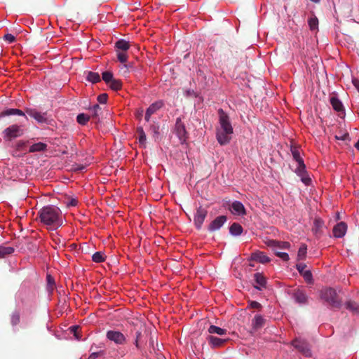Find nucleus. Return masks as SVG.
I'll use <instances>...</instances> for the list:
<instances>
[{"mask_svg": "<svg viewBox=\"0 0 359 359\" xmlns=\"http://www.w3.org/2000/svg\"><path fill=\"white\" fill-rule=\"evenodd\" d=\"M219 113V125L216 128V138L220 145H225L230 142L233 129L229 116L220 109Z\"/></svg>", "mask_w": 359, "mask_h": 359, "instance_id": "f257e3e1", "label": "nucleus"}, {"mask_svg": "<svg viewBox=\"0 0 359 359\" xmlns=\"http://www.w3.org/2000/svg\"><path fill=\"white\" fill-rule=\"evenodd\" d=\"M41 222L50 229H57L62 224L60 210L54 205H47L39 211Z\"/></svg>", "mask_w": 359, "mask_h": 359, "instance_id": "f03ea898", "label": "nucleus"}, {"mask_svg": "<svg viewBox=\"0 0 359 359\" xmlns=\"http://www.w3.org/2000/svg\"><path fill=\"white\" fill-rule=\"evenodd\" d=\"M291 152L293 158L297 163V167L295 169L296 174L301 177V180L304 184H305L306 185H309L311 183V180L307 175V172L306 170V165L304 163L302 158L300 156L299 150L295 147H292L291 149Z\"/></svg>", "mask_w": 359, "mask_h": 359, "instance_id": "7ed1b4c3", "label": "nucleus"}, {"mask_svg": "<svg viewBox=\"0 0 359 359\" xmlns=\"http://www.w3.org/2000/svg\"><path fill=\"white\" fill-rule=\"evenodd\" d=\"M3 133L6 140H11L22 135V130L18 125H12L6 128Z\"/></svg>", "mask_w": 359, "mask_h": 359, "instance_id": "20e7f679", "label": "nucleus"}, {"mask_svg": "<svg viewBox=\"0 0 359 359\" xmlns=\"http://www.w3.org/2000/svg\"><path fill=\"white\" fill-rule=\"evenodd\" d=\"M321 298L332 306H336L338 304L337 301V292L332 288H327L322 290Z\"/></svg>", "mask_w": 359, "mask_h": 359, "instance_id": "39448f33", "label": "nucleus"}, {"mask_svg": "<svg viewBox=\"0 0 359 359\" xmlns=\"http://www.w3.org/2000/svg\"><path fill=\"white\" fill-rule=\"evenodd\" d=\"M107 338L114 342L116 344L122 345L126 341V337L118 331L109 330L107 332Z\"/></svg>", "mask_w": 359, "mask_h": 359, "instance_id": "423d86ee", "label": "nucleus"}, {"mask_svg": "<svg viewBox=\"0 0 359 359\" xmlns=\"http://www.w3.org/2000/svg\"><path fill=\"white\" fill-rule=\"evenodd\" d=\"M208 212L206 210L202 208L201 207L198 208L196 210V212L194 217V222L196 227L198 229H201L202 225L205 221V219L207 216Z\"/></svg>", "mask_w": 359, "mask_h": 359, "instance_id": "0eeeda50", "label": "nucleus"}, {"mask_svg": "<svg viewBox=\"0 0 359 359\" xmlns=\"http://www.w3.org/2000/svg\"><path fill=\"white\" fill-rule=\"evenodd\" d=\"M175 133L181 142H184L187 139V130L184 124L178 118L175 124Z\"/></svg>", "mask_w": 359, "mask_h": 359, "instance_id": "6e6552de", "label": "nucleus"}, {"mask_svg": "<svg viewBox=\"0 0 359 359\" xmlns=\"http://www.w3.org/2000/svg\"><path fill=\"white\" fill-rule=\"evenodd\" d=\"M26 113L34 118L38 123H43L47 122L46 114L41 113L34 109H27Z\"/></svg>", "mask_w": 359, "mask_h": 359, "instance_id": "1a4fd4ad", "label": "nucleus"}, {"mask_svg": "<svg viewBox=\"0 0 359 359\" xmlns=\"http://www.w3.org/2000/svg\"><path fill=\"white\" fill-rule=\"evenodd\" d=\"M230 211L233 215L238 216H243L246 213L243 204L238 201L232 203L230 208Z\"/></svg>", "mask_w": 359, "mask_h": 359, "instance_id": "9d476101", "label": "nucleus"}, {"mask_svg": "<svg viewBox=\"0 0 359 359\" xmlns=\"http://www.w3.org/2000/svg\"><path fill=\"white\" fill-rule=\"evenodd\" d=\"M226 222V217L219 216L215 218L208 226V230L210 231H215L219 229Z\"/></svg>", "mask_w": 359, "mask_h": 359, "instance_id": "9b49d317", "label": "nucleus"}, {"mask_svg": "<svg viewBox=\"0 0 359 359\" xmlns=\"http://www.w3.org/2000/svg\"><path fill=\"white\" fill-rule=\"evenodd\" d=\"M347 231V225L346 223L341 222L335 225L333 228V235L336 238H342Z\"/></svg>", "mask_w": 359, "mask_h": 359, "instance_id": "f8f14e48", "label": "nucleus"}, {"mask_svg": "<svg viewBox=\"0 0 359 359\" xmlns=\"http://www.w3.org/2000/svg\"><path fill=\"white\" fill-rule=\"evenodd\" d=\"M163 105L162 101H157L153 104H151L149 108L147 109L145 114V120L146 121H149L151 116L154 114L157 110L161 109Z\"/></svg>", "mask_w": 359, "mask_h": 359, "instance_id": "ddd939ff", "label": "nucleus"}, {"mask_svg": "<svg viewBox=\"0 0 359 359\" xmlns=\"http://www.w3.org/2000/svg\"><path fill=\"white\" fill-rule=\"evenodd\" d=\"M292 344L306 357H310L311 355L309 348L304 341H302L299 339H295L293 341Z\"/></svg>", "mask_w": 359, "mask_h": 359, "instance_id": "4468645a", "label": "nucleus"}, {"mask_svg": "<svg viewBox=\"0 0 359 359\" xmlns=\"http://www.w3.org/2000/svg\"><path fill=\"white\" fill-rule=\"evenodd\" d=\"M130 45L129 41L124 39H119L115 43L116 51H125L130 48Z\"/></svg>", "mask_w": 359, "mask_h": 359, "instance_id": "2eb2a0df", "label": "nucleus"}, {"mask_svg": "<svg viewBox=\"0 0 359 359\" xmlns=\"http://www.w3.org/2000/svg\"><path fill=\"white\" fill-rule=\"evenodd\" d=\"M255 280L256 281L257 285L255 286V288L258 290H262V287H264L266 283V278L264 276L260 273H256L254 275Z\"/></svg>", "mask_w": 359, "mask_h": 359, "instance_id": "dca6fc26", "label": "nucleus"}, {"mask_svg": "<svg viewBox=\"0 0 359 359\" xmlns=\"http://www.w3.org/2000/svg\"><path fill=\"white\" fill-rule=\"evenodd\" d=\"M252 258L262 264L267 263L270 261V259L262 252H257L252 254Z\"/></svg>", "mask_w": 359, "mask_h": 359, "instance_id": "f3484780", "label": "nucleus"}, {"mask_svg": "<svg viewBox=\"0 0 359 359\" xmlns=\"http://www.w3.org/2000/svg\"><path fill=\"white\" fill-rule=\"evenodd\" d=\"M208 340L212 347H219L222 346L224 343L226 341L225 339H222L213 336H208Z\"/></svg>", "mask_w": 359, "mask_h": 359, "instance_id": "a211bd4d", "label": "nucleus"}, {"mask_svg": "<svg viewBox=\"0 0 359 359\" xmlns=\"http://www.w3.org/2000/svg\"><path fill=\"white\" fill-rule=\"evenodd\" d=\"M14 252V248L10 246L0 245V259L11 255Z\"/></svg>", "mask_w": 359, "mask_h": 359, "instance_id": "6ab92c4d", "label": "nucleus"}, {"mask_svg": "<svg viewBox=\"0 0 359 359\" xmlns=\"http://www.w3.org/2000/svg\"><path fill=\"white\" fill-rule=\"evenodd\" d=\"M208 332L222 336L226 334V330L215 325H210L208 328Z\"/></svg>", "mask_w": 359, "mask_h": 359, "instance_id": "aec40b11", "label": "nucleus"}, {"mask_svg": "<svg viewBox=\"0 0 359 359\" xmlns=\"http://www.w3.org/2000/svg\"><path fill=\"white\" fill-rule=\"evenodd\" d=\"M1 115L4 116H11V115H18V116H25V114L22 110H20L18 109H6L1 113Z\"/></svg>", "mask_w": 359, "mask_h": 359, "instance_id": "412c9836", "label": "nucleus"}, {"mask_svg": "<svg viewBox=\"0 0 359 359\" xmlns=\"http://www.w3.org/2000/svg\"><path fill=\"white\" fill-rule=\"evenodd\" d=\"M229 231L233 236H239L243 232L242 226L238 223H233L229 228Z\"/></svg>", "mask_w": 359, "mask_h": 359, "instance_id": "4be33fe9", "label": "nucleus"}, {"mask_svg": "<svg viewBox=\"0 0 359 359\" xmlns=\"http://www.w3.org/2000/svg\"><path fill=\"white\" fill-rule=\"evenodd\" d=\"M330 103L335 111H341L343 110V104L338 98L332 97L330 99Z\"/></svg>", "mask_w": 359, "mask_h": 359, "instance_id": "5701e85b", "label": "nucleus"}, {"mask_svg": "<svg viewBox=\"0 0 359 359\" xmlns=\"http://www.w3.org/2000/svg\"><path fill=\"white\" fill-rule=\"evenodd\" d=\"M46 148V145L44 143L42 142H38L36 144H32L29 147V152H35V151H41L45 150Z\"/></svg>", "mask_w": 359, "mask_h": 359, "instance_id": "b1692460", "label": "nucleus"}, {"mask_svg": "<svg viewBox=\"0 0 359 359\" xmlns=\"http://www.w3.org/2000/svg\"><path fill=\"white\" fill-rule=\"evenodd\" d=\"M87 80L93 83H97L100 81V74L97 72H89L87 75Z\"/></svg>", "mask_w": 359, "mask_h": 359, "instance_id": "393cba45", "label": "nucleus"}, {"mask_svg": "<svg viewBox=\"0 0 359 359\" xmlns=\"http://www.w3.org/2000/svg\"><path fill=\"white\" fill-rule=\"evenodd\" d=\"M264 318L260 315H256L252 320V325L255 328L260 327L264 324Z\"/></svg>", "mask_w": 359, "mask_h": 359, "instance_id": "a878e982", "label": "nucleus"}, {"mask_svg": "<svg viewBox=\"0 0 359 359\" xmlns=\"http://www.w3.org/2000/svg\"><path fill=\"white\" fill-rule=\"evenodd\" d=\"M294 299L297 302L303 304L306 302V297L305 294L302 291H298L294 294Z\"/></svg>", "mask_w": 359, "mask_h": 359, "instance_id": "bb28decb", "label": "nucleus"}, {"mask_svg": "<svg viewBox=\"0 0 359 359\" xmlns=\"http://www.w3.org/2000/svg\"><path fill=\"white\" fill-rule=\"evenodd\" d=\"M108 86L110 87L111 89L114 90H118L122 87V83L120 80L114 79L109 84Z\"/></svg>", "mask_w": 359, "mask_h": 359, "instance_id": "cd10ccee", "label": "nucleus"}, {"mask_svg": "<svg viewBox=\"0 0 359 359\" xmlns=\"http://www.w3.org/2000/svg\"><path fill=\"white\" fill-rule=\"evenodd\" d=\"M93 261L96 263H100L104 261L105 257L102 252H96L92 257Z\"/></svg>", "mask_w": 359, "mask_h": 359, "instance_id": "c85d7f7f", "label": "nucleus"}, {"mask_svg": "<svg viewBox=\"0 0 359 359\" xmlns=\"http://www.w3.org/2000/svg\"><path fill=\"white\" fill-rule=\"evenodd\" d=\"M307 252V248L306 245H302L299 248L298 253H297V259L298 260L304 259L306 257Z\"/></svg>", "mask_w": 359, "mask_h": 359, "instance_id": "c756f323", "label": "nucleus"}, {"mask_svg": "<svg viewBox=\"0 0 359 359\" xmlns=\"http://www.w3.org/2000/svg\"><path fill=\"white\" fill-rule=\"evenodd\" d=\"M117 55V58L118 61L121 63H125L128 61V54L127 52L125 51H116Z\"/></svg>", "mask_w": 359, "mask_h": 359, "instance_id": "7c9ffc66", "label": "nucleus"}, {"mask_svg": "<svg viewBox=\"0 0 359 359\" xmlns=\"http://www.w3.org/2000/svg\"><path fill=\"white\" fill-rule=\"evenodd\" d=\"M137 132H138V134H139V138H138L139 143L140 144L144 146V144L146 143V135H145V133L143 130V128H137Z\"/></svg>", "mask_w": 359, "mask_h": 359, "instance_id": "2f4dec72", "label": "nucleus"}, {"mask_svg": "<svg viewBox=\"0 0 359 359\" xmlns=\"http://www.w3.org/2000/svg\"><path fill=\"white\" fill-rule=\"evenodd\" d=\"M308 23H309V26L311 30H316L318 29V20L317 18H316V17L311 18L309 20Z\"/></svg>", "mask_w": 359, "mask_h": 359, "instance_id": "473e14b6", "label": "nucleus"}, {"mask_svg": "<svg viewBox=\"0 0 359 359\" xmlns=\"http://www.w3.org/2000/svg\"><path fill=\"white\" fill-rule=\"evenodd\" d=\"M76 119L79 124L85 125L89 121V116L85 114H80L77 116Z\"/></svg>", "mask_w": 359, "mask_h": 359, "instance_id": "72a5a7b5", "label": "nucleus"}, {"mask_svg": "<svg viewBox=\"0 0 359 359\" xmlns=\"http://www.w3.org/2000/svg\"><path fill=\"white\" fill-rule=\"evenodd\" d=\"M114 76L111 72H104L102 73V79L108 85L113 79Z\"/></svg>", "mask_w": 359, "mask_h": 359, "instance_id": "f704fd0d", "label": "nucleus"}, {"mask_svg": "<svg viewBox=\"0 0 359 359\" xmlns=\"http://www.w3.org/2000/svg\"><path fill=\"white\" fill-rule=\"evenodd\" d=\"M274 247L278 248L286 249L289 248L290 245L288 242H278V241H272L271 242Z\"/></svg>", "mask_w": 359, "mask_h": 359, "instance_id": "c9c22d12", "label": "nucleus"}, {"mask_svg": "<svg viewBox=\"0 0 359 359\" xmlns=\"http://www.w3.org/2000/svg\"><path fill=\"white\" fill-rule=\"evenodd\" d=\"M20 313L18 312H14L11 315V322L13 325H16L20 323Z\"/></svg>", "mask_w": 359, "mask_h": 359, "instance_id": "e433bc0d", "label": "nucleus"}, {"mask_svg": "<svg viewBox=\"0 0 359 359\" xmlns=\"http://www.w3.org/2000/svg\"><path fill=\"white\" fill-rule=\"evenodd\" d=\"M274 250L275 254L283 261H287L289 259V255L287 253L279 252L276 249H275Z\"/></svg>", "mask_w": 359, "mask_h": 359, "instance_id": "4c0bfd02", "label": "nucleus"}, {"mask_svg": "<svg viewBox=\"0 0 359 359\" xmlns=\"http://www.w3.org/2000/svg\"><path fill=\"white\" fill-rule=\"evenodd\" d=\"M347 309H350L351 311H353L354 312H359V306L356 305L353 302H348L346 304Z\"/></svg>", "mask_w": 359, "mask_h": 359, "instance_id": "58836bf2", "label": "nucleus"}, {"mask_svg": "<svg viewBox=\"0 0 359 359\" xmlns=\"http://www.w3.org/2000/svg\"><path fill=\"white\" fill-rule=\"evenodd\" d=\"M302 276L304 278L305 280L307 283H311L312 280V274L309 270L305 271L302 273Z\"/></svg>", "mask_w": 359, "mask_h": 359, "instance_id": "ea45409f", "label": "nucleus"}, {"mask_svg": "<svg viewBox=\"0 0 359 359\" xmlns=\"http://www.w3.org/2000/svg\"><path fill=\"white\" fill-rule=\"evenodd\" d=\"M79 329L78 326H72L69 327L70 332L74 334L75 339L79 340L81 337L77 334V330Z\"/></svg>", "mask_w": 359, "mask_h": 359, "instance_id": "a19ab883", "label": "nucleus"}, {"mask_svg": "<svg viewBox=\"0 0 359 359\" xmlns=\"http://www.w3.org/2000/svg\"><path fill=\"white\" fill-rule=\"evenodd\" d=\"M4 40L11 43L15 41V37L11 34H7L4 37Z\"/></svg>", "mask_w": 359, "mask_h": 359, "instance_id": "79ce46f5", "label": "nucleus"}, {"mask_svg": "<svg viewBox=\"0 0 359 359\" xmlns=\"http://www.w3.org/2000/svg\"><path fill=\"white\" fill-rule=\"evenodd\" d=\"M97 100L99 101L100 103L101 104H104L107 102V95L104 93V94H102V95H100L98 97H97Z\"/></svg>", "mask_w": 359, "mask_h": 359, "instance_id": "37998d69", "label": "nucleus"}, {"mask_svg": "<svg viewBox=\"0 0 359 359\" xmlns=\"http://www.w3.org/2000/svg\"><path fill=\"white\" fill-rule=\"evenodd\" d=\"M306 264L302 263L297 264V269L301 274L304 273L305 271H306Z\"/></svg>", "mask_w": 359, "mask_h": 359, "instance_id": "c03bdc74", "label": "nucleus"}, {"mask_svg": "<svg viewBox=\"0 0 359 359\" xmlns=\"http://www.w3.org/2000/svg\"><path fill=\"white\" fill-rule=\"evenodd\" d=\"M249 306L252 309H259L261 307V304L255 301H252L249 304Z\"/></svg>", "mask_w": 359, "mask_h": 359, "instance_id": "a18cd8bd", "label": "nucleus"}, {"mask_svg": "<svg viewBox=\"0 0 359 359\" xmlns=\"http://www.w3.org/2000/svg\"><path fill=\"white\" fill-rule=\"evenodd\" d=\"M353 83L354 86L357 88V90L359 91V81L358 79H353Z\"/></svg>", "mask_w": 359, "mask_h": 359, "instance_id": "49530a36", "label": "nucleus"}, {"mask_svg": "<svg viewBox=\"0 0 359 359\" xmlns=\"http://www.w3.org/2000/svg\"><path fill=\"white\" fill-rule=\"evenodd\" d=\"M76 204L77 201L75 199H72L69 203V205L72 206H75Z\"/></svg>", "mask_w": 359, "mask_h": 359, "instance_id": "de8ad7c7", "label": "nucleus"}, {"mask_svg": "<svg viewBox=\"0 0 359 359\" xmlns=\"http://www.w3.org/2000/svg\"><path fill=\"white\" fill-rule=\"evenodd\" d=\"M347 136H348V135H343V136H341V137L336 136V138H337V140H345V139H346V137Z\"/></svg>", "mask_w": 359, "mask_h": 359, "instance_id": "09e8293b", "label": "nucleus"}, {"mask_svg": "<svg viewBox=\"0 0 359 359\" xmlns=\"http://www.w3.org/2000/svg\"><path fill=\"white\" fill-rule=\"evenodd\" d=\"M355 148L359 150V140H358V142L355 143Z\"/></svg>", "mask_w": 359, "mask_h": 359, "instance_id": "8fccbe9b", "label": "nucleus"}, {"mask_svg": "<svg viewBox=\"0 0 359 359\" xmlns=\"http://www.w3.org/2000/svg\"><path fill=\"white\" fill-rule=\"evenodd\" d=\"M23 144H24V143H23V142H19V143H18L19 147H20V146H22Z\"/></svg>", "mask_w": 359, "mask_h": 359, "instance_id": "3c124183", "label": "nucleus"}, {"mask_svg": "<svg viewBox=\"0 0 359 359\" xmlns=\"http://www.w3.org/2000/svg\"><path fill=\"white\" fill-rule=\"evenodd\" d=\"M95 109H99V108H100V107H99V105L96 104V105L95 106Z\"/></svg>", "mask_w": 359, "mask_h": 359, "instance_id": "603ef678", "label": "nucleus"}, {"mask_svg": "<svg viewBox=\"0 0 359 359\" xmlns=\"http://www.w3.org/2000/svg\"><path fill=\"white\" fill-rule=\"evenodd\" d=\"M49 278H50V276H48V280H49Z\"/></svg>", "mask_w": 359, "mask_h": 359, "instance_id": "864d4df0", "label": "nucleus"}]
</instances>
